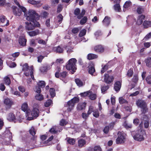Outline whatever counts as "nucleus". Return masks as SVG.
I'll return each mask as SVG.
<instances>
[{
	"instance_id": "obj_64",
	"label": "nucleus",
	"mask_w": 151,
	"mask_h": 151,
	"mask_svg": "<svg viewBox=\"0 0 151 151\" xmlns=\"http://www.w3.org/2000/svg\"><path fill=\"white\" fill-rule=\"evenodd\" d=\"M8 66L10 68H14L16 66V64L13 62H11L8 64Z\"/></svg>"
},
{
	"instance_id": "obj_8",
	"label": "nucleus",
	"mask_w": 151,
	"mask_h": 151,
	"mask_svg": "<svg viewBox=\"0 0 151 151\" xmlns=\"http://www.w3.org/2000/svg\"><path fill=\"white\" fill-rule=\"evenodd\" d=\"M79 99L78 97H74L71 100L69 101L68 102V108L67 110L68 111H71L74 106L75 104L78 102Z\"/></svg>"
},
{
	"instance_id": "obj_55",
	"label": "nucleus",
	"mask_w": 151,
	"mask_h": 151,
	"mask_svg": "<svg viewBox=\"0 0 151 151\" xmlns=\"http://www.w3.org/2000/svg\"><path fill=\"white\" fill-rule=\"evenodd\" d=\"M34 91L37 93H40L41 91V88L37 86H36L34 88Z\"/></svg>"
},
{
	"instance_id": "obj_41",
	"label": "nucleus",
	"mask_w": 151,
	"mask_h": 151,
	"mask_svg": "<svg viewBox=\"0 0 151 151\" xmlns=\"http://www.w3.org/2000/svg\"><path fill=\"white\" fill-rule=\"evenodd\" d=\"M114 9L116 12H120L121 10V9L120 5L119 4H117L114 6Z\"/></svg>"
},
{
	"instance_id": "obj_51",
	"label": "nucleus",
	"mask_w": 151,
	"mask_h": 151,
	"mask_svg": "<svg viewBox=\"0 0 151 151\" xmlns=\"http://www.w3.org/2000/svg\"><path fill=\"white\" fill-rule=\"evenodd\" d=\"M146 80L147 83L150 84H151V75L147 76L146 78Z\"/></svg>"
},
{
	"instance_id": "obj_25",
	"label": "nucleus",
	"mask_w": 151,
	"mask_h": 151,
	"mask_svg": "<svg viewBox=\"0 0 151 151\" xmlns=\"http://www.w3.org/2000/svg\"><path fill=\"white\" fill-rule=\"evenodd\" d=\"M145 18V16L142 15L138 16L136 20V24L138 25L141 24Z\"/></svg>"
},
{
	"instance_id": "obj_60",
	"label": "nucleus",
	"mask_w": 151,
	"mask_h": 151,
	"mask_svg": "<svg viewBox=\"0 0 151 151\" xmlns=\"http://www.w3.org/2000/svg\"><path fill=\"white\" fill-rule=\"evenodd\" d=\"M95 111L93 110V107L92 106H90L88 111V114H91L92 112H93Z\"/></svg>"
},
{
	"instance_id": "obj_23",
	"label": "nucleus",
	"mask_w": 151,
	"mask_h": 151,
	"mask_svg": "<svg viewBox=\"0 0 151 151\" xmlns=\"http://www.w3.org/2000/svg\"><path fill=\"white\" fill-rule=\"evenodd\" d=\"M110 66V63L109 62H108L105 65H104V64H102L101 65L102 68L101 70V73H103Z\"/></svg>"
},
{
	"instance_id": "obj_42",
	"label": "nucleus",
	"mask_w": 151,
	"mask_h": 151,
	"mask_svg": "<svg viewBox=\"0 0 151 151\" xmlns=\"http://www.w3.org/2000/svg\"><path fill=\"white\" fill-rule=\"evenodd\" d=\"M38 86L42 88H44L45 86V83L44 81H40L37 83Z\"/></svg>"
},
{
	"instance_id": "obj_43",
	"label": "nucleus",
	"mask_w": 151,
	"mask_h": 151,
	"mask_svg": "<svg viewBox=\"0 0 151 151\" xmlns=\"http://www.w3.org/2000/svg\"><path fill=\"white\" fill-rule=\"evenodd\" d=\"M49 131L52 133H56L58 132V127H53Z\"/></svg>"
},
{
	"instance_id": "obj_49",
	"label": "nucleus",
	"mask_w": 151,
	"mask_h": 151,
	"mask_svg": "<svg viewBox=\"0 0 151 151\" xmlns=\"http://www.w3.org/2000/svg\"><path fill=\"white\" fill-rule=\"evenodd\" d=\"M63 19V17L61 14H59L58 16L57 19V20L59 23V24L61 23Z\"/></svg>"
},
{
	"instance_id": "obj_19",
	"label": "nucleus",
	"mask_w": 151,
	"mask_h": 151,
	"mask_svg": "<svg viewBox=\"0 0 151 151\" xmlns=\"http://www.w3.org/2000/svg\"><path fill=\"white\" fill-rule=\"evenodd\" d=\"M25 36L24 35L21 36L19 37V43L21 45L24 46L26 45L27 40L25 38Z\"/></svg>"
},
{
	"instance_id": "obj_24",
	"label": "nucleus",
	"mask_w": 151,
	"mask_h": 151,
	"mask_svg": "<svg viewBox=\"0 0 151 151\" xmlns=\"http://www.w3.org/2000/svg\"><path fill=\"white\" fill-rule=\"evenodd\" d=\"M131 4V2L130 1H126L124 4L123 6V11L125 12L129 9Z\"/></svg>"
},
{
	"instance_id": "obj_27",
	"label": "nucleus",
	"mask_w": 151,
	"mask_h": 151,
	"mask_svg": "<svg viewBox=\"0 0 151 151\" xmlns=\"http://www.w3.org/2000/svg\"><path fill=\"white\" fill-rule=\"evenodd\" d=\"M110 22V18L108 17H106L102 21L103 25L105 26H108Z\"/></svg>"
},
{
	"instance_id": "obj_62",
	"label": "nucleus",
	"mask_w": 151,
	"mask_h": 151,
	"mask_svg": "<svg viewBox=\"0 0 151 151\" xmlns=\"http://www.w3.org/2000/svg\"><path fill=\"white\" fill-rule=\"evenodd\" d=\"M144 127L145 128H147L149 125V122L148 120H145L144 121Z\"/></svg>"
},
{
	"instance_id": "obj_37",
	"label": "nucleus",
	"mask_w": 151,
	"mask_h": 151,
	"mask_svg": "<svg viewBox=\"0 0 151 151\" xmlns=\"http://www.w3.org/2000/svg\"><path fill=\"white\" fill-rule=\"evenodd\" d=\"M66 140L68 143L70 145H73L75 143V140L74 139L67 138Z\"/></svg>"
},
{
	"instance_id": "obj_12",
	"label": "nucleus",
	"mask_w": 151,
	"mask_h": 151,
	"mask_svg": "<svg viewBox=\"0 0 151 151\" xmlns=\"http://www.w3.org/2000/svg\"><path fill=\"white\" fill-rule=\"evenodd\" d=\"M0 20L1 24V26L5 27L8 26L9 24V20L7 19L5 16H1L0 17Z\"/></svg>"
},
{
	"instance_id": "obj_59",
	"label": "nucleus",
	"mask_w": 151,
	"mask_h": 151,
	"mask_svg": "<svg viewBox=\"0 0 151 151\" xmlns=\"http://www.w3.org/2000/svg\"><path fill=\"white\" fill-rule=\"evenodd\" d=\"M80 94H93L92 91L91 90H89L86 91L85 92L83 93H81Z\"/></svg>"
},
{
	"instance_id": "obj_18",
	"label": "nucleus",
	"mask_w": 151,
	"mask_h": 151,
	"mask_svg": "<svg viewBox=\"0 0 151 151\" xmlns=\"http://www.w3.org/2000/svg\"><path fill=\"white\" fill-rule=\"evenodd\" d=\"M4 104L6 105L7 107L10 108L13 104L12 100L8 98H6L4 101Z\"/></svg>"
},
{
	"instance_id": "obj_47",
	"label": "nucleus",
	"mask_w": 151,
	"mask_h": 151,
	"mask_svg": "<svg viewBox=\"0 0 151 151\" xmlns=\"http://www.w3.org/2000/svg\"><path fill=\"white\" fill-rule=\"evenodd\" d=\"M52 104V101L49 99L44 103V105L45 107H48L50 106Z\"/></svg>"
},
{
	"instance_id": "obj_29",
	"label": "nucleus",
	"mask_w": 151,
	"mask_h": 151,
	"mask_svg": "<svg viewBox=\"0 0 151 151\" xmlns=\"http://www.w3.org/2000/svg\"><path fill=\"white\" fill-rule=\"evenodd\" d=\"M86 140L81 139L78 141V146L79 147H84L86 144Z\"/></svg>"
},
{
	"instance_id": "obj_40",
	"label": "nucleus",
	"mask_w": 151,
	"mask_h": 151,
	"mask_svg": "<svg viewBox=\"0 0 151 151\" xmlns=\"http://www.w3.org/2000/svg\"><path fill=\"white\" fill-rule=\"evenodd\" d=\"M123 125L126 129H127L131 128L132 127V124L128 123L126 121L124 122L123 124Z\"/></svg>"
},
{
	"instance_id": "obj_33",
	"label": "nucleus",
	"mask_w": 151,
	"mask_h": 151,
	"mask_svg": "<svg viewBox=\"0 0 151 151\" xmlns=\"http://www.w3.org/2000/svg\"><path fill=\"white\" fill-rule=\"evenodd\" d=\"M65 49L67 50V52L68 54H70L73 52V47L72 46H66Z\"/></svg>"
},
{
	"instance_id": "obj_21",
	"label": "nucleus",
	"mask_w": 151,
	"mask_h": 151,
	"mask_svg": "<svg viewBox=\"0 0 151 151\" xmlns=\"http://www.w3.org/2000/svg\"><path fill=\"white\" fill-rule=\"evenodd\" d=\"M121 87V83L119 81H116L114 84V89L115 91L118 92L120 90Z\"/></svg>"
},
{
	"instance_id": "obj_26",
	"label": "nucleus",
	"mask_w": 151,
	"mask_h": 151,
	"mask_svg": "<svg viewBox=\"0 0 151 151\" xmlns=\"http://www.w3.org/2000/svg\"><path fill=\"white\" fill-rule=\"evenodd\" d=\"M27 33L31 37L39 35L40 31L38 29H37L32 31L27 32Z\"/></svg>"
},
{
	"instance_id": "obj_44",
	"label": "nucleus",
	"mask_w": 151,
	"mask_h": 151,
	"mask_svg": "<svg viewBox=\"0 0 151 151\" xmlns=\"http://www.w3.org/2000/svg\"><path fill=\"white\" fill-rule=\"evenodd\" d=\"M144 10L143 8L141 6H137V12L139 14H141L142 13Z\"/></svg>"
},
{
	"instance_id": "obj_32",
	"label": "nucleus",
	"mask_w": 151,
	"mask_h": 151,
	"mask_svg": "<svg viewBox=\"0 0 151 151\" xmlns=\"http://www.w3.org/2000/svg\"><path fill=\"white\" fill-rule=\"evenodd\" d=\"M144 28H147L151 26V21H145L143 23Z\"/></svg>"
},
{
	"instance_id": "obj_61",
	"label": "nucleus",
	"mask_w": 151,
	"mask_h": 151,
	"mask_svg": "<svg viewBox=\"0 0 151 151\" xmlns=\"http://www.w3.org/2000/svg\"><path fill=\"white\" fill-rule=\"evenodd\" d=\"M87 18L86 17H84L80 21V24H85L87 21Z\"/></svg>"
},
{
	"instance_id": "obj_45",
	"label": "nucleus",
	"mask_w": 151,
	"mask_h": 151,
	"mask_svg": "<svg viewBox=\"0 0 151 151\" xmlns=\"http://www.w3.org/2000/svg\"><path fill=\"white\" fill-rule=\"evenodd\" d=\"M14 2L17 6H19L23 12H25L26 10V9L23 6H20L17 0H14Z\"/></svg>"
},
{
	"instance_id": "obj_31",
	"label": "nucleus",
	"mask_w": 151,
	"mask_h": 151,
	"mask_svg": "<svg viewBox=\"0 0 151 151\" xmlns=\"http://www.w3.org/2000/svg\"><path fill=\"white\" fill-rule=\"evenodd\" d=\"M75 81L77 85L79 87L85 85V82L79 79H76Z\"/></svg>"
},
{
	"instance_id": "obj_13",
	"label": "nucleus",
	"mask_w": 151,
	"mask_h": 151,
	"mask_svg": "<svg viewBox=\"0 0 151 151\" xmlns=\"http://www.w3.org/2000/svg\"><path fill=\"white\" fill-rule=\"evenodd\" d=\"M95 70L94 68V64L93 63H91L89 64L88 67V72L91 75L95 76L96 74L95 73Z\"/></svg>"
},
{
	"instance_id": "obj_35",
	"label": "nucleus",
	"mask_w": 151,
	"mask_h": 151,
	"mask_svg": "<svg viewBox=\"0 0 151 151\" xmlns=\"http://www.w3.org/2000/svg\"><path fill=\"white\" fill-rule=\"evenodd\" d=\"M36 40L34 39H31L29 40V45L32 47H35L37 45Z\"/></svg>"
},
{
	"instance_id": "obj_9",
	"label": "nucleus",
	"mask_w": 151,
	"mask_h": 151,
	"mask_svg": "<svg viewBox=\"0 0 151 151\" xmlns=\"http://www.w3.org/2000/svg\"><path fill=\"white\" fill-rule=\"evenodd\" d=\"M4 136L5 139L4 142V144L6 145H9L11 142L12 138V134L9 131H6L5 132Z\"/></svg>"
},
{
	"instance_id": "obj_53",
	"label": "nucleus",
	"mask_w": 151,
	"mask_h": 151,
	"mask_svg": "<svg viewBox=\"0 0 151 151\" xmlns=\"http://www.w3.org/2000/svg\"><path fill=\"white\" fill-rule=\"evenodd\" d=\"M38 42L39 44L43 45H45L46 44V42L45 41L41 39L38 40Z\"/></svg>"
},
{
	"instance_id": "obj_38",
	"label": "nucleus",
	"mask_w": 151,
	"mask_h": 151,
	"mask_svg": "<svg viewBox=\"0 0 151 151\" xmlns=\"http://www.w3.org/2000/svg\"><path fill=\"white\" fill-rule=\"evenodd\" d=\"M4 81L6 84L8 85H9L11 83L10 78L8 76H6L4 78Z\"/></svg>"
},
{
	"instance_id": "obj_36",
	"label": "nucleus",
	"mask_w": 151,
	"mask_h": 151,
	"mask_svg": "<svg viewBox=\"0 0 151 151\" xmlns=\"http://www.w3.org/2000/svg\"><path fill=\"white\" fill-rule=\"evenodd\" d=\"M146 65L148 67H151V58H148L145 60Z\"/></svg>"
},
{
	"instance_id": "obj_39",
	"label": "nucleus",
	"mask_w": 151,
	"mask_h": 151,
	"mask_svg": "<svg viewBox=\"0 0 151 151\" xmlns=\"http://www.w3.org/2000/svg\"><path fill=\"white\" fill-rule=\"evenodd\" d=\"M109 86L108 85L106 86H103L101 88V91L102 93L104 94L106 93V91L109 89Z\"/></svg>"
},
{
	"instance_id": "obj_30",
	"label": "nucleus",
	"mask_w": 151,
	"mask_h": 151,
	"mask_svg": "<svg viewBox=\"0 0 151 151\" xmlns=\"http://www.w3.org/2000/svg\"><path fill=\"white\" fill-rule=\"evenodd\" d=\"M98 58V56L96 54L90 53L88 55L87 58L89 60H91L96 59Z\"/></svg>"
},
{
	"instance_id": "obj_3",
	"label": "nucleus",
	"mask_w": 151,
	"mask_h": 151,
	"mask_svg": "<svg viewBox=\"0 0 151 151\" xmlns=\"http://www.w3.org/2000/svg\"><path fill=\"white\" fill-rule=\"evenodd\" d=\"M139 126L140 129L136 132L135 134L133 136V138L136 140L141 141L144 140V137L145 134V131L141 129L143 127V123L142 122L140 123Z\"/></svg>"
},
{
	"instance_id": "obj_63",
	"label": "nucleus",
	"mask_w": 151,
	"mask_h": 151,
	"mask_svg": "<svg viewBox=\"0 0 151 151\" xmlns=\"http://www.w3.org/2000/svg\"><path fill=\"white\" fill-rule=\"evenodd\" d=\"M93 115L94 116L96 117H98L99 116V114L98 110H96L93 111Z\"/></svg>"
},
{
	"instance_id": "obj_4",
	"label": "nucleus",
	"mask_w": 151,
	"mask_h": 151,
	"mask_svg": "<svg viewBox=\"0 0 151 151\" xmlns=\"http://www.w3.org/2000/svg\"><path fill=\"white\" fill-rule=\"evenodd\" d=\"M22 70L24 72V74L25 76H30L33 80L34 79L33 75V68L32 66L29 67L27 64H24L22 66Z\"/></svg>"
},
{
	"instance_id": "obj_2",
	"label": "nucleus",
	"mask_w": 151,
	"mask_h": 151,
	"mask_svg": "<svg viewBox=\"0 0 151 151\" xmlns=\"http://www.w3.org/2000/svg\"><path fill=\"white\" fill-rule=\"evenodd\" d=\"M26 11V10L24 12V15L27 20L35 21L39 19V16L35 10L30 9L27 12Z\"/></svg>"
},
{
	"instance_id": "obj_15",
	"label": "nucleus",
	"mask_w": 151,
	"mask_h": 151,
	"mask_svg": "<svg viewBox=\"0 0 151 151\" xmlns=\"http://www.w3.org/2000/svg\"><path fill=\"white\" fill-rule=\"evenodd\" d=\"M94 50L98 53H103L105 50V47L101 45H98L96 46L94 48Z\"/></svg>"
},
{
	"instance_id": "obj_22",
	"label": "nucleus",
	"mask_w": 151,
	"mask_h": 151,
	"mask_svg": "<svg viewBox=\"0 0 151 151\" xmlns=\"http://www.w3.org/2000/svg\"><path fill=\"white\" fill-rule=\"evenodd\" d=\"M21 109L22 111L25 112V116L27 115V113L28 112V110H30L28 108L27 104L26 103H24L22 105Z\"/></svg>"
},
{
	"instance_id": "obj_52",
	"label": "nucleus",
	"mask_w": 151,
	"mask_h": 151,
	"mask_svg": "<svg viewBox=\"0 0 151 151\" xmlns=\"http://www.w3.org/2000/svg\"><path fill=\"white\" fill-rule=\"evenodd\" d=\"M133 74V70L132 69H130L127 72V75L129 77H131Z\"/></svg>"
},
{
	"instance_id": "obj_17",
	"label": "nucleus",
	"mask_w": 151,
	"mask_h": 151,
	"mask_svg": "<svg viewBox=\"0 0 151 151\" xmlns=\"http://www.w3.org/2000/svg\"><path fill=\"white\" fill-rule=\"evenodd\" d=\"M28 2L34 5L35 6L39 7L42 5L40 1H36L34 0H29L28 1Z\"/></svg>"
},
{
	"instance_id": "obj_6",
	"label": "nucleus",
	"mask_w": 151,
	"mask_h": 151,
	"mask_svg": "<svg viewBox=\"0 0 151 151\" xmlns=\"http://www.w3.org/2000/svg\"><path fill=\"white\" fill-rule=\"evenodd\" d=\"M29 21L30 22H27L25 23V27L27 30H32L34 29L35 27H38L40 26L39 23L36 21Z\"/></svg>"
},
{
	"instance_id": "obj_46",
	"label": "nucleus",
	"mask_w": 151,
	"mask_h": 151,
	"mask_svg": "<svg viewBox=\"0 0 151 151\" xmlns=\"http://www.w3.org/2000/svg\"><path fill=\"white\" fill-rule=\"evenodd\" d=\"M13 13L16 16H20L22 13L21 11H19L17 8H16L13 11Z\"/></svg>"
},
{
	"instance_id": "obj_1",
	"label": "nucleus",
	"mask_w": 151,
	"mask_h": 151,
	"mask_svg": "<svg viewBox=\"0 0 151 151\" xmlns=\"http://www.w3.org/2000/svg\"><path fill=\"white\" fill-rule=\"evenodd\" d=\"M33 109L32 111L28 110V112L27 113V115L25 118H23L27 120H31L34 119V118H36L39 116V106L37 104H34L33 106Z\"/></svg>"
},
{
	"instance_id": "obj_28",
	"label": "nucleus",
	"mask_w": 151,
	"mask_h": 151,
	"mask_svg": "<svg viewBox=\"0 0 151 151\" xmlns=\"http://www.w3.org/2000/svg\"><path fill=\"white\" fill-rule=\"evenodd\" d=\"M52 50L54 52L59 53H62L63 51V49L59 46L53 47Z\"/></svg>"
},
{
	"instance_id": "obj_56",
	"label": "nucleus",
	"mask_w": 151,
	"mask_h": 151,
	"mask_svg": "<svg viewBox=\"0 0 151 151\" xmlns=\"http://www.w3.org/2000/svg\"><path fill=\"white\" fill-rule=\"evenodd\" d=\"M119 101L120 103L121 104L127 103V101L122 97L119 98Z\"/></svg>"
},
{
	"instance_id": "obj_54",
	"label": "nucleus",
	"mask_w": 151,
	"mask_h": 151,
	"mask_svg": "<svg viewBox=\"0 0 151 151\" xmlns=\"http://www.w3.org/2000/svg\"><path fill=\"white\" fill-rule=\"evenodd\" d=\"M29 132L30 134L32 136L34 135L35 134V131L34 127H32L29 130Z\"/></svg>"
},
{
	"instance_id": "obj_16",
	"label": "nucleus",
	"mask_w": 151,
	"mask_h": 151,
	"mask_svg": "<svg viewBox=\"0 0 151 151\" xmlns=\"http://www.w3.org/2000/svg\"><path fill=\"white\" fill-rule=\"evenodd\" d=\"M113 77L112 76H109L107 74H106L104 75V81L107 83H111L113 81Z\"/></svg>"
},
{
	"instance_id": "obj_14",
	"label": "nucleus",
	"mask_w": 151,
	"mask_h": 151,
	"mask_svg": "<svg viewBox=\"0 0 151 151\" xmlns=\"http://www.w3.org/2000/svg\"><path fill=\"white\" fill-rule=\"evenodd\" d=\"M80 10L78 8L76 9L74 12L75 14L78 16L77 17L78 19H80L83 17L85 13V11L84 9H83L82 10V12L81 13H80Z\"/></svg>"
},
{
	"instance_id": "obj_34",
	"label": "nucleus",
	"mask_w": 151,
	"mask_h": 151,
	"mask_svg": "<svg viewBox=\"0 0 151 151\" xmlns=\"http://www.w3.org/2000/svg\"><path fill=\"white\" fill-rule=\"evenodd\" d=\"M7 119L10 121H13L15 119V117L14 114L11 113L9 114Z\"/></svg>"
},
{
	"instance_id": "obj_57",
	"label": "nucleus",
	"mask_w": 151,
	"mask_h": 151,
	"mask_svg": "<svg viewBox=\"0 0 151 151\" xmlns=\"http://www.w3.org/2000/svg\"><path fill=\"white\" fill-rule=\"evenodd\" d=\"M86 32V30L85 29H83L81 30L79 34V36L80 37H81L84 35Z\"/></svg>"
},
{
	"instance_id": "obj_58",
	"label": "nucleus",
	"mask_w": 151,
	"mask_h": 151,
	"mask_svg": "<svg viewBox=\"0 0 151 151\" xmlns=\"http://www.w3.org/2000/svg\"><path fill=\"white\" fill-rule=\"evenodd\" d=\"M67 123V122L65 119H62L60 122V125L61 126H63L65 125Z\"/></svg>"
},
{
	"instance_id": "obj_11",
	"label": "nucleus",
	"mask_w": 151,
	"mask_h": 151,
	"mask_svg": "<svg viewBox=\"0 0 151 151\" xmlns=\"http://www.w3.org/2000/svg\"><path fill=\"white\" fill-rule=\"evenodd\" d=\"M67 76V73L65 71L61 73L60 74H59L58 72H56L55 73V76L56 78H60L65 83L67 82V80H65L64 79V78H65Z\"/></svg>"
},
{
	"instance_id": "obj_10",
	"label": "nucleus",
	"mask_w": 151,
	"mask_h": 151,
	"mask_svg": "<svg viewBox=\"0 0 151 151\" xmlns=\"http://www.w3.org/2000/svg\"><path fill=\"white\" fill-rule=\"evenodd\" d=\"M118 137L116 140L117 144L123 143L126 141V136L125 134L121 132H118Z\"/></svg>"
},
{
	"instance_id": "obj_48",
	"label": "nucleus",
	"mask_w": 151,
	"mask_h": 151,
	"mask_svg": "<svg viewBox=\"0 0 151 151\" xmlns=\"http://www.w3.org/2000/svg\"><path fill=\"white\" fill-rule=\"evenodd\" d=\"M35 98L36 100L40 101L44 99L42 95H36Z\"/></svg>"
},
{
	"instance_id": "obj_7",
	"label": "nucleus",
	"mask_w": 151,
	"mask_h": 151,
	"mask_svg": "<svg viewBox=\"0 0 151 151\" xmlns=\"http://www.w3.org/2000/svg\"><path fill=\"white\" fill-rule=\"evenodd\" d=\"M137 106L141 109V111L143 113H145L148 111L147 104L145 102L141 100H138L136 102Z\"/></svg>"
},
{
	"instance_id": "obj_20",
	"label": "nucleus",
	"mask_w": 151,
	"mask_h": 151,
	"mask_svg": "<svg viewBox=\"0 0 151 151\" xmlns=\"http://www.w3.org/2000/svg\"><path fill=\"white\" fill-rule=\"evenodd\" d=\"M86 103L85 102L80 103L77 106V109L78 111H81L85 109Z\"/></svg>"
},
{
	"instance_id": "obj_50",
	"label": "nucleus",
	"mask_w": 151,
	"mask_h": 151,
	"mask_svg": "<svg viewBox=\"0 0 151 151\" xmlns=\"http://www.w3.org/2000/svg\"><path fill=\"white\" fill-rule=\"evenodd\" d=\"M89 115H90V114H88V112H87V114L83 112L81 116L84 119L86 120L88 117Z\"/></svg>"
},
{
	"instance_id": "obj_5",
	"label": "nucleus",
	"mask_w": 151,
	"mask_h": 151,
	"mask_svg": "<svg viewBox=\"0 0 151 151\" xmlns=\"http://www.w3.org/2000/svg\"><path fill=\"white\" fill-rule=\"evenodd\" d=\"M77 61V60L75 58L70 59L66 64V69L68 70H71L73 72H75L77 69L76 65Z\"/></svg>"
}]
</instances>
